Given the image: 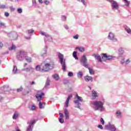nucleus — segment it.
<instances>
[{
  "label": "nucleus",
  "instance_id": "obj_31",
  "mask_svg": "<svg viewBox=\"0 0 131 131\" xmlns=\"http://www.w3.org/2000/svg\"><path fill=\"white\" fill-rule=\"evenodd\" d=\"M116 115L117 116L118 118H120V117H121V112H120V111H117Z\"/></svg>",
  "mask_w": 131,
  "mask_h": 131
},
{
  "label": "nucleus",
  "instance_id": "obj_29",
  "mask_svg": "<svg viewBox=\"0 0 131 131\" xmlns=\"http://www.w3.org/2000/svg\"><path fill=\"white\" fill-rule=\"evenodd\" d=\"M25 59H26V60L28 62V63H31L32 60L31 59V57H29L28 56H25Z\"/></svg>",
  "mask_w": 131,
  "mask_h": 131
},
{
  "label": "nucleus",
  "instance_id": "obj_43",
  "mask_svg": "<svg viewBox=\"0 0 131 131\" xmlns=\"http://www.w3.org/2000/svg\"><path fill=\"white\" fill-rule=\"evenodd\" d=\"M68 75L70 77H72V76H73V73H72V72H69L68 74Z\"/></svg>",
  "mask_w": 131,
  "mask_h": 131
},
{
  "label": "nucleus",
  "instance_id": "obj_56",
  "mask_svg": "<svg viewBox=\"0 0 131 131\" xmlns=\"http://www.w3.org/2000/svg\"><path fill=\"white\" fill-rule=\"evenodd\" d=\"M98 128H100V129H103V126H102V125H98Z\"/></svg>",
  "mask_w": 131,
  "mask_h": 131
},
{
  "label": "nucleus",
  "instance_id": "obj_1",
  "mask_svg": "<svg viewBox=\"0 0 131 131\" xmlns=\"http://www.w3.org/2000/svg\"><path fill=\"white\" fill-rule=\"evenodd\" d=\"M80 63L82 66H83L85 68H87L89 69L90 74L93 75L95 74V71H94L93 69H91V68H89V66H90V64L89 63V62H88V59L86 58V56H85V54L82 55L81 59L80 60Z\"/></svg>",
  "mask_w": 131,
  "mask_h": 131
},
{
  "label": "nucleus",
  "instance_id": "obj_24",
  "mask_svg": "<svg viewBox=\"0 0 131 131\" xmlns=\"http://www.w3.org/2000/svg\"><path fill=\"white\" fill-rule=\"evenodd\" d=\"M19 117V112L15 111L12 116L13 119L16 120Z\"/></svg>",
  "mask_w": 131,
  "mask_h": 131
},
{
  "label": "nucleus",
  "instance_id": "obj_55",
  "mask_svg": "<svg viewBox=\"0 0 131 131\" xmlns=\"http://www.w3.org/2000/svg\"><path fill=\"white\" fill-rule=\"evenodd\" d=\"M10 16V13L9 12H5V17H9Z\"/></svg>",
  "mask_w": 131,
  "mask_h": 131
},
{
  "label": "nucleus",
  "instance_id": "obj_61",
  "mask_svg": "<svg viewBox=\"0 0 131 131\" xmlns=\"http://www.w3.org/2000/svg\"><path fill=\"white\" fill-rule=\"evenodd\" d=\"M39 3L40 4H42V0H39Z\"/></svg>",
  "mask_w": 131,
  "mask_h": 131
},
{
  "label": "nucleus",
  "instance_id": "obj_59",
  "mask_svg": "<svg viewBox=\"0 0 131 131\" xmlns=\"http://www.w3.org/2000/svg\"><path fill=\"white\" fill-rule=\"evenodd\" d=\"M14 36H15V38H13V39H16L17 37H18V35L15 33L14 34Z\"/></svg>",
  "mask_w": 131,
  "mask_h": 131
},
{
  "label": "nucleus",
  "instance_id": "obj_52",
  "mask_svg": "<svg viewBox=\"0 0 131 131\" xmlns=\"http://www.w3.org/2000/svg\"><path fill=\"white\" fill-rule=\"evenodd\" d=\"M23 11H22V9L21 8H18L17 9V12L19 13V14H21L22 13Z\"/></svg>",
  "mask_w": 131,
  "mask_h": 131
},
{
  "label": "nucleus",
  "instance_id": "obj_51",
  "mask_svg": "<svg viewBox=\"0 0 131 131\" xmlns=\"http://www.w3.org/2000/svg\"><path fill=\"white\" fill-rule=\"evenodd\" d=\"M63 83H64V84H67L68 83H69V80H63Z\"/></svg>",
  "mask_w": 131,
  "mask_h": 131
},
{
  "label": "nucleus",
  "instance_id": "obj_16",
  "mask_svg": "<svg viewBox=\"0 0 131 131\" xmlns=\"http://www.w3.org/2000/svg\"><path fill=\"white\" fill-rule=\"evenodd\" d=\"M34 32V30H28V36H25L26 39H30L31 37V35H32V33Z\"/></svg>",
  "mask_w": 131,
  "mask_h": 131
},
{
  "label": "nucleus",
  "instance_id": "obj_10",
  "mask_svg": "<svg viewBox=\"0 0 131 131\" xmlns=\"http://www.w3.org/2000/svg\"><path fill=\"white\" fill-rule=\"evenodd\" d=\"M105 128L108 130L116 131V127H115V125L111 124L110 123L105 125Z\"/></svg>",
  "mask_w": 131,
  "mask_h": 131
},
{
  "label": "nucleus",
  "instance_id": "obj_2",
  "mask_svg": "<svg viewBox=\"0 0 131 131\" xmlns=\"http://www.w3.org/2000/svg\"><path fill=\"white\" fill-rule=\"evenodd\" d=\"M91 104L93 105L94 109L95 111L99 110L100 112H103L105 111V108L104 107V103L101 101H92Z\"/></svg>",
  "mask_w": 131,
  "mask_h": 131
},
{
  "label": "nucleus",
  "instance_id": "obj_49",
  "mask_svg": "<svg viewBox=\"0 0 131 131\" xmlns=\"http://www.w3.org/2000/svg\"><path fill=\"white\" fill-rule=\"evenodd\" d=\"M59 121L60 122V123H64V119H63L62 118H60L59 119Z\"/></svg>",
  "mask_w": 131,
  "mask_h": 131
},
{
  "label": "nucleus",
  "instance_id": "obj_33",
  "mask_svg": "<svg viewBox=\"0 0 131 131\" xmlns=\"http://www.w3.org/2000/svg\"><path fill=\"white\" fill-rule=\"evenodd\" d=\"M125 2V6L126 7H129V4H130V1H128L127 0H123Z\"/></svg>",
  "mask_w": 131,
  "mask_h": 131
},
{
  "label": "nucleus",
  "instance_id": "obj_14",
  "mask_svg": "<svg viewBox=\"0 0 131 131\" xmlns=\"http://www.w3.org/2000/svg\"><path fill=\"white\" fill-rule=\"evenodd\" d=\"M92 57H94L95 59H96V60H97L98 62H100V63H102V62H103L101 56L99 54H94L92 55Z\"/></svg>",
  "mask_w": 131,
  "mask_h": 131
},
{
  "label": "nucleus",
  "instance_id": "obj_19",
  "mask_svg": "<svg viewBox=\"0 0 131 131\" xmlns=\"http://www.w3.org/2000/svg\"><path fill=\"white\" fill-rule=\"evenodd\" d=\"M2 89L4 90V92H9V91H11L12 90L11 88H10L8 85H5L3 86Z\"/></svg>",
  "mask_w": 131,
  "mask_h": 131
},
{
  "label": "nucleus",
  "instance_id": "obj_62",
  "mask_svg": "<svg viewBox=\"0 0 131 131\" xmlns=\"http://www.w3.org/2000/svg\"><path fill=\"white\" fill-rule=\"evenodd\" d=\"M27 65V63H25L24 65V67H26V66Z\"/></svg>",
  "mask_w": 131,
  "mask_h": 131
},
{
  "label": "nucleus",
  "instance_id": "obj_4",
  "mask_svg": "<svg viewBox=\"0 0 131 131\" xmlns=\"http://www.w3.org/2000/svg\"><path fill=\"white\" fill-rule=\"evenodd\" d=\"M57 55L62 67V70L65 71L66 70V60L64 59V55L60 52H57Z\"/></svg>",
  "mask_w": 131,
  "mask_h": 131
},
{
  "label": "nucleus",
  "instance_id": "obj_40",
  "mask_svg": "<svg viewBox=\"0 0 131 131\" xmlns=\"http://www.w3.org/2000/svg\"><path fill=\"white\" fill-rule=\"evenodd\" d=\"M69 104V100H66L65 104H64V107L67 108L68 107V105Z\"/></svg>",
  "mask_w": 131,
  "mask_h": 131
},
{
  "label": "nucleus",
  "instance_id": "obj_25",
  "mask_svg": "<svg viewBox=\"0 0 131 131\" xmlns=\"http://www.w3.org/2000/svg\"><path fill=\"white\" fill-rule=\"evenodd\" d=\"M76 49L78 50L81 53H83L85 51V48L81 47H76Z\"/></svg>",
  "mask_w": 131,
  "mask_h": 131
},
{
  "label": "nucleus",
  "instance_id": "obj_58",
  "mask_svg": "<svg viewBox=\"0 0 131 131\" xmlns=\"http://www.w3.org/2000/svg\"><path fill=\"white\" fill-rule=\"evenodd\" d=\"M59 116L61 117V118H63V117H64V115L62 113H59Z\"/></svg>",
  "mask_w": 131,
  "mask_h": 131
},
{
  "label": "nucleus",
  "instance_id": "obj_7",
  "mask_svg": "<svg viewBox=\"0 0 131 131\" xmlns=\"http://www.w3.org/2000/svg\"><path fill=\"white\" fill-rule=\"evenodd\" d=\"M101 55H102V59L103 62H106L107 61H112L115 58V57L108 55L106 53H102Z\"/></svg>",
  "mask_w": 131,
  "mask_h": 131
},
{
  "label": "nucleus",
  "instance_id": "obj_9",
  "mask_svg": "<svg viewBox=\"0 0 131 131\" xmlns=\"http://www.w3.org/2000/svg\"><path fill=\"white\" fill-rule=\"evenodd\" d=\"M107 2H109L112 4V7L113 10H118L119 8V5L118 3L114 0H107Z\"/></svg>",
  "mask_w": 131,
  "mask_h": 131
},
{
  "label": "nucleus",
  "instance_id": "obj_41",
  "mask_svg": "<svg viewBox=\"0 0 131 131\" xmlns=\"http://www.w3.org/2000/svg\"><path fill=\"white\" fill-rule=\"evenodd\" d=\"M67 19V17H66V16L62 15L61 16V20H62V21H66Z\"/></svg>",
  "mask_w": 131,
  "mask_h": 131
},
{
  "label": "nucleus",
  "instance_id": "obj_23",
  "mask_svg": "<svg viewBox=\"0 0 131 131\" xmlns=\"http://www.w3.org/2000/svg\"><path fill=\"white\" fill-rule=\"evenodd\" d=\"M66 119H69V112H68V110L65 109L64 111Z\"/></svg>",
  "mask_w": 131,
  "mask_h": 131
},
{
  "label": "nucleus",
  "instance_id": "obj_50",
  "mask_svg": "<svg viewBox=\"0 0 131 131\" xmlns=\"http://www.w3.org/2000/svg\"><path fill=\"white\" fill-rule=\"evenodd\" d=\"M124 58H123L121 60V64H122V65H123L124 64V63H125V61H124Z\"/></svg>",
  "mask_w": 131,
  "mask_h": 131
},
{
  "label": "nucleus",
  "instance_id": "obj_44",
  "mask_svg": "<svg viewBox=\"0 0 131 131\" xmlns=\"http://www.w3.org/2000/svg\"><path fill=\"white\" fill-rule=\"evenodd\" d=\"M100 122L103 125L105 124V121H104V119H103V118H101L100 119Z\"/></svg>",
  "mask_w": 131,
  "mask_h": 131
},
{
  "label": "nucleus",
  "instance_id": "obj_47",
  "mask_svg": "<svg viewBox=\"0 0 131 131\" xmlns=\"http://www.w3.org/2000/svg\"><path fill=\"white\" fill-rule=\"evenodd\" d=\"M125 63H126V64H129V63H130V59L128 58L126 59V60L125 61Z\"/></svg>",
  "mask_w": 131,
  "mask_h": 131
},
{
  "label": "nucleus",
  "instance_id": "obj_12",
  "mask_svg": "<svg viewBox=\"0 0 131 131\" xmlns=\"http://www.w3.org/2000/svg\"><path fill=\"white\" fill-rule=\"evenodd\" d=\"M48 54V46H45L43 50L41 51L40 56L42 58H46L47 57V55Z\"/></svg>",
  "mask_w": 131,
  "mask_h": 131
},
{
  "label": "nucleus",
  "instance_id": "obj_60",
  "mask_svg": "<svg viewBox=\"0 0 131 131\" xmlns=\"http://www.w3.org/2000/svg\"><path fill=\"white\" fill-rule=\"evenodd\" d=\"M34 83H35V82L34 81H32V82H31L30 84H31V85H32L33 84H34Z\"/></svg>",
  "mask_w": 131,
  "mask_h": 131
},
{
  "label": "nucleus",
  "instance_id": "obj_22",
  "mask_svg": "<svg viewBox=\"0 0 131 131\" xmlns=\"http://www.w3.org/2000/svg\"><path fill=\"white\" fill-rule=\"evenodd\" d=\"M45 41H52V38L51 36H49V34H47V36L44 37Z\"/></svg>",
  "mask_w": 131,
  "mask_h": 131
},
{
  "label": "nucleus",
  "instance_id": "obj_17",
  "mask_svg": "<svg viewBox=\"0 0 131 131\" xmlns=\"http://www.w3.org/2000/svg\"><path fill=\"white\" fill-rule=\"evenodd\" d=\"M92 96L93 99H96V98H98V97H99V94H98L97 91L93 90L92 91Z\"/></svg>",
  "mask_w": 131,
  "mask_h": 131
},
{
  "label": "nucleus",
  "instance_id": "obj_21",
  "mask_svg": "<svg viewBox=\"0 0 131 131\" xmlns=\"http://www.w3.org/2000/svg\"><path fill=\"white\" fill-rule=\"evenodd\" d=\"M124 29H125V31L126 32V33L128 34H129V35H131V29H130V28H129V27L126 26L124 27Z\"/></svg>",
  "mask_w": 131,
  "mask_h": 131
},
{
  "label": "nucleus",
  "instance_id": "obj_20",
  "mask_svg": "<svg viewBox=\"0 0 131 131\" xmlns=\"http://www.w3.org/2000/svg\"><path fill=\"white\" fill-rule=\"evenodd\" d=\"M50 82H51V79H50V78L48 77L47 79V81L46 82L45 86L44 87L45 89H48L49 85H50Z\"/></svg>",
  "mask_w": 131,
  "mask_h": 131
},
{
  "label": "nucleus",
  "instance_id": "obj_27",
  "mask_svg": "<svg viewBox=\"0 0 131 131\" xmlns=\"http://www.w3.org/2000/svg\"><path fill=\"white\" fill-rule=\"evenodd\" d=\"M73 57L75 59V60H78V57H77V52L76 51L73 52Z\"/></svg>",
  "mask_w": 131,
  "mask_h": 131
},
{
  "label": "nucleus",
  "instance_id": "obj_18",
  "mask_svg": "<svg viewBox=\"0 0 131 131\" xmlns=\"http://www.w3.org/2000/svg\"><path fill=\"white\" fill-rule=\"evenodd\" d=\"M84 78L86 81H91V82H93L94 80L93 77L90 76H86Z\"/></svg>",
  "mask_w": 131,
  "mask_h": 131
},
{
  "label": "nucleus",
  "instance_id": "obj_30",
  "mask_svg": "<svg viewBox=\"0 0 131 131\" xmlns=\"http://www.w3.org/2000/svg\"><path fill=\"white\" fill-rule=\"evenodd\" d=\"M16 49V46L14 45V44H12L11 47L9 48V51H15Z\"/></svg>",
  "mask_w": 131,
  "mask_h": 131
},
{
  "label": "nucleus",
  "instance_id": "obj_34",
  "mask_svg": "<svg viewBox=\"0 0 131 131\" xmlns=\"http://www.w3.org/2000/svg\"><path fill=\"white\" fill-rule=\"evenodd\" d=\"M7 27V26H6V24L3 23H1V28L2 29V28L3 29H5V28H6Z\"/></svg>",
  "mask_w": 131,
  "mask_h": 131
},
{
  "label": "nucleus",
  "instance_id": "obj_53",
  "mask_svg": "<svg viewBox=\"0 0 131 131\" xmlns=\"http://www.w3.org/2000/svg\"><path fill=\"white\" fill-rule=\"evenodd\" d=\"M71 98H72V95L70 94L68 97L67 100L69 101V100H70V99H71Z\"/></svg>",
  "mask_w": 131,
  "mask_h": 131
},
{
  "label": "nucleus",
  "instance_id": "obj_36",
  "mask_svg": "<svg viewBox=\"0 0 131 131\" xmlns=\"http://www.w3.org/2000/svg\"><path fill=\"white\" fill-rule=\"evenodd\" d=\"M77 77H79L80 78H81V77H82V72H79L78 73H77Z\"/></svg>",
  "mask_w": 131,
  "mask_h": 131
},
{
  "label": "nucleus",
  "instance_id": "obj_11",
  "mask_svg": "<svg viewBox=\"0 0 131 131\" xmlns=\"http://www.w3.org/2000/svg\"><path fill=\"white\" fill-rule=\"evenodd\" d=\"M36 122V120H31L28 122L29 125L28 127L27 128L26 131H32V124H34Z\"/></svg>",
  "mask_w": 131,
  "mask_h": 131
},
{
  "label": "nucleus",
  "instance_id": "obj_57",
  "mask_svg": "<svg viewBox=\"0 0 131 131\" xmlns=\"http://www.w3.org/2000/svg\"><path fill=\"white\" fill-rule=\"evenodd\" d=\"M64 27L66 29H67V30H68V29H69V27L67 26V25H64Z\"/></svg>",
  "mask_w": 131,
  "mask_h": 131
},
{
  "label": "nucleus",
  "instance_id": "obj_3",
  "mask_svg": "<svg viewBox=\"0 0 131 131\" xmlns=\"http://www.w3.org/2000/svg\"><path fill=\"white\" fill-rule=\"evenodd\" d=\"M42 71L45 72H48L49 70H52L54 68V63H47L46 61H43L41 63Z\"/></svg>",
  "mask_w": 131,
  "mask_h": 131
},
{
  "label": "nucleus",
  "instance_id": "obj_42",
  "mask_svg": "<svg viewBox=\"0 0 131 131\" xmlns=\"http://www.w3.org/2000/svg\"><path fill=\"white\" fill-rule=\"evenodd\" d=\"M32 5L33 7H36V0H32Z\"/></svg>",
  "mask_w": 131,
  "mask_h": 131
},
{
  "label": "nucleus",
  "instance_id": "obj_46",
  "mask_svg": "<svg viewBox=\"0 0 131 131\" xmlns=\"http://www.w3.org/2000/svg\"><path fill=\"white\" fill-rule=\"evenodd\" d=\"M79 37V36L78 34H76L73 37V38H74V39H78Z\"/></svg>",
  "mask_w": 131,
  "mask_h": 131
},
{
  "label": "nucleus",
  "instance_id": "obj_39",
  "mask_svg": "<svg viewBox=\"0 0 131 131\" xmlns=\"http://www.w3.org/2000/svg\"><path fill=\"white\" fill-rule=\"evenodd\" d=\"M119 53H121V54H123V53H124V50L123 49V48H120L119 49Z\"/></svg>",
  "mask_w": 131,
  "mask_h": 131
},
{
  "label": "nucleus",
  "instance_id": "obj_37",
  "mask_svg": "<svg viewBox=\"0 0 131 131\" xmlns=\"http://www.w3.org/2000/svg\"><path fill=\"white\" fill-rule=\"evenodd\" d=\"M29 108L33 111L36 109V106L35 105H32L31 107L30 106Z\"/></svg>",
  "mask_w": 131,
  "mask_h": 131
},
{
  "label": "nucleus",
  "instance_id": "obj_54",
  "mask_svg": "<svg viewBox=\"0 0 131 131\" xmlns=\"http://www.w3.org/2000/svg\"><path fill=\"white\" fill-rule=\"evenodd\" d=\"M23 90V88L20 87L19 89H17V92H22Z\"/></svg>",
  "mask_w": 131,
  "mask_h": 131
},
{
  "label": "nucleus",
  "instance_id": "obj_8",
  "mask_svg": "<svg viewBox=\"0 0 131 131\" xmlns=\"http://www.w3.org/2000/svg\"><path fill=\"white\" fill-rule=\"evenodd\" d=\"M107 38L108 40H110L113 42H117V41H118V39H117V38H116V36H115V34L112 33V32H110L108 33Z\"/></svg>",
  "mask_w": 131,
  "mask_h": 131
},
{
  "label": "nucleus",
  "instance_id": "obj_32",
  "mask_svg": "<svg viewBox=\"0 0 131 131\" xmlns=\"http://www.w3.org/2000/svg\"><path fill=\"white\" fill-rule=\"evenodd\" d=\"M18 71V69H17V67L16 66H14L13 69L12 70V73L13 74H16V73Z\"/></svg>",
  "mask_w": 131,
  "mask_h": 131
},
{
  "label": "nucleus",
  "instance_id": "obj_35",
  "mask_svg": "<svg viewBox=\"0 0 131 131\" xmlns=\"http://www.w3.org/2000/svg\"><path fill=\"white\" fill-rule=\"evenodd\" d=\"M40 66L39 65H37L35 67V71H40Z\"/></svg>",
  "mask_w": 131,
  "mask_h": 131
},
{
  "label": "nucleus",
  "instance_id": "obj_15",
  "mask_svg": "<svg viewBox=\"0 0 131 131\" xmlns=\"http://www.w3.org/2000/svg\"><path fill=\"white\" fill-rule=\"evenodd\" d=\"M22 71H25L26 72H31L33 73V72H34V69L32 67H28L26 69H23Z\"/></svg>",
  "mask_w": 131,
  "mask_h": 131
},
{
  "label": "nucleus",
  "instance_id": "obj_26",
  "mask_svg": "<svg viewBox=\"0 0 131 131\" xmlns=\"http://www.w3.org/2000/svg\"><path fill=\"white\" fill-rule=\"evenodd\" d=\"M39 109H43L45 108V103H41V101H39Z\"/></svg>",
  "mask_w": 131,
  "mask_h": 131
},
{
  "label": "nucleus",
  "instance_id": "obj_6",
  "mask_svg": "<svg viewBox=\"0 0 131 131\" xmlns=\"http://www.w3.org/2000/svg\"><path fill=\"white\" fill-rule=\"evenodd\" d=\"M82 97L78 96V94H76L75 97V100H74V104H77L76 107L78 109H81L80 106H81V103H82Z\"/></svg>",
  "mask_w": 131,
  "mask_h": 131
},
{
  "label": "nucleus",
  "instance_id": "obj_5",
  "mask_svg": "<svg viewBox=\"0 0 131 131\" xmlns=\"http://www.w3.org/2000/svg\"><path fill=\"white\" fill-rule=\"evenodd\" d=\"M28 53L24 51H19L16 54V59L22 62L25 59V56H27Z\"/></svg>",
  "mask_w": 131,
  "mask_h": 131
},
{
  "label": "nucleus",
  "instance_id": "obj_45",
  "mask_svg": "<svg viewBox=\"0 0 131 131\" xmlns=\"http://www.w3.org/2000/svg\"><path fill=\"white\" fill-rule=\"evenodd\" d=\"M77 1L82 3V4H84V6H85V5H86V3H85V1H84V0H77Z\"/></svg>",
  "mask_w": 131,
  "mask_h": 131
},
{
  "label": "nucleus",
  "instance_id": "obj_28",
  "mask_svg": "<svg viewBox=\"0 0 131 131\" xmlns=\"http://www.w3.org/2000/svg\"><path fill=\"white\" fill-rule=\"evenodd\" d=\"M53 78L55 79V80H56L58 81L59 80V74H55L53 75Z\"/></svg>",
  "mask_w": 131,
  "mask_h": 131
},
{
  "label": "nucleus",
  "instance_id": "obj_38",
  "mask_svg": "<svg viewBox=\"0 0 131 131\" xmlns=\"http://www.w3.org/2000/svg\"><path fill=\"white\" fill-rule=\"evenodd\" d=\"M40 34H41V35L45 36V37L46 36H48V34H47V33L44 32H40Z\"/></svg>",
  "mask_w": 131,
  "mask_h": 131
},
{
  "label": "nucleus",
  "instance_id": "obj_63",
  "mask_svg": "<svg viewBox=\"0 0 131 131\" xmlns=\"http://www.w3.org/2000/svg\"><path fill=\"white\" fill-rule=\"evenodd\" d=\"M15 2H19L20 0H15Z\"/></svg>",
  "mask_w": 131,
  "mask_h": 131
},
{
  "label": "nucleus",
  "instance_id": "obj_64",
  "mask_svg": "<svg viewBox=\"0 0 131 131\" xmlns=\"http://www.w3.org/2000/svg\"><path fill=\"white\" fill-rule=\"evenodd\" d=\"M16 131H20V129H16Z\"/></svg>",
  "mask_w": 131,
  "mask_h": 131
},
{
  "label": "nucleus",
  "instance_id": "obj_48",
  "mask_svg": "<svg viewBox=\"0 0 131 131\" xmlns=\"http://www.w3.org/2000/svg\"><path fill=\"white\" fill-rule=\"evenodd\" d=\"M1 9H8V7L6 6L5 5H2L1 6Z\"/></svg>",
  "mask_w": 131,
  "mask_h": 131
},
{
  "label": "nucleus",
  "instance_id": "obj_13",
  "mask_svg": "<svg viewBox=\"0 0 131 131\" xmlns=\"http://www.w3.org/2000/svg\"><path fill=\"white\" fill-rule=\"evenodd\" d=\"M42 96H45L43 92H41L40 94L38 93L35 95V97L38 102H40L42 100Z\"/></svg>",
  "mask_w": 131,
  "mask_h": 131
}]
</instances>
